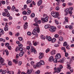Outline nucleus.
<instances>
[{
  "instance_id": "nucleus-1",
  "label": "nucleus",
  "mask_w": 74,
  "mask_h": 74,
  "mask_svg": "<svg viewBox=\"0 0 74 74\" xmlns=\"http://www.w3.org/2000/svg\"><path fill=\"white\" fill-rule=\"evenodd\" d=\"M73 10V7H71V8H66L64 10V12L66 13L65 14L66 15H67L69 13L70 14H72L73 12H72V11Z\"/></svg>"
},
{
  "instance_id": "nucleus-2",
  "label": "nucleus",
  "mask_w": 74,
  "mask_h": 74,
  "mask_svg": "<svg viewBox=\"0 0 74 74\" xmlns=\"http://www.w3.org/2000/svg\"><path fill=\"white\" fill-rule=\"evenodd\" d=\"M40 28L39 26H36V27L34 29L32 32V34H33L34 36H35L37 34V32L38 33H40Z\"/></svg>"
},
{
  "instance_id": "nucleus-3",
  "label": "nucleus",
  "mask_w": 74,
  "mask_h": 74,
  "mask_svg": "<svg viewBox=\"0 0 74 74\" xmlns=\"http://www.w3.org/2000/svg\"><path fill=\"white\" fill-rule=\"evenodd\" d=\"M29 45L30 47H31V49H30L31 52H34V54H36L37 53L36 50L35 48L33 47V46H32V44L31 43H30L29 44Z\"/></svg>"
},
{
  "instance_id": "nucleus-4",
  "label": "nucleus",
  "mask_w": 74,
  "mask_h": 74,
  "mask_svg": "<svg viewBox=\"0 0 74 74\" xmlns=\"http://www.w3.org/2000/svg\"><path fill=\"white\" fill-rule=\"evenodd\" d=\"M51 14L54 18H58L59 16L58 13H56V12H52Z\"/></svg>"
},
{
  "instance_id": "nucleus-5",
  "label": "nucleus",
  "mask_w": 74,
  "mask_h": 74,
  "mask_svg": "<svg viewBox=\"0 0 74 74\" xmlns=\"http://www.w3.org/2000/svg\"><path fill=\"white\" fill-rule=\"evenodd\" d=\"M0 65L1 66H4V65H5V64L4 63V59L2 58V57H0Z\"/></svg>"
},
{
  "instance_id": "nucleus-6",
  "label": "nucleus",
  "mask_w": 74,
  "mask_h": 74,
  "mask_svg": "<svg viewBox=\"0 0 74 74\" xmlns=\"http://www.w3.org/2000/svg\"><path fill=\"white\" fill-rule=\"evenodd\" d=\"M48 16H46L45 18H42L41 20L42 23H45L48 22Z\"/></svg>"
},
{
  "instance_id": "nucleus-7",
  "label": "nucleus",
  "mask_w": 74,
  "mask_h": 74,
  "mask_svg": "<svg viewBox=\"0 0 74 74\" xmlns=\"http://www.w3.org/2000/svg\"><path fill=\"white\" fill-rule=\"evenodd\" d=\"M41 64L40 62L37 63L36 64L34 65V69H37V67H41Z\"/></svg>"
},
{
  "instance_id": "nucleus-8",
  "label": "nucleus",
  "mask_w": 74,
  "mask_h": 74,
  "mask_svg": "<svg viewBox=\"0 0 74 74\" xmlns=\"http://www.w3.org/2000/svg\"><path fill=\"white\" fill-rule=\"evenodd\" d=\"M34 20L35 23H34L33 25L35 26H39L38 24V18H35Z\"/></svg>"
},
{
  "instance_id": "nucleus-9",
  "label": "nucleus",
  "mask_w": 74,
  "mask_h": 74,
  "mask_svg": "<svg viewBox=\"0 0 74 74\" xmlns=\"http://www.w3.org/2000/svg\"><path fill=\"white\" fill-rule=\"evenodd\" d=\"M4 11L5 12H3L2 13V15L4 16H6V14H8L9 12H8V10L7 9H5Z\"/></svg>"
},
{
  "instance_id": "nucleus-10",
  "label": "nucleus",
  "mask_w": 74,
  "mask_h": 74,
  "mask_svg": "<svg viewBox=\"0 0 74 74\" xmlns=\"http://www.w3.org/2000/svg\"><path fill=\"white\" fill-rule=\"evenodd\" d=\"M50 29H49V30L51 32H55V29L56 28L54 27L53 26H51L50 27Z\"/></svg>"
},
{
  "instance_id": "nucleus-11",
  "label": "nucleus",
  "mask_w": 74,
  "mask_h": 74,
  "mask_svg": "<svg viewBox=\"0 0 74 74\" xmlns=\"http://www.w3.org/2000/svg\"><path fill=\"white\" fill-rule=\"evenodd\" d=\"M5 23V27H4V30L5 31H8V25L7 24H8V23L7 22H6Z\"/></svg>"
},
{
  "instance_id": "nucleus-12",
  "label": "nucleus",
  "mask_w": 74,
  "mask_h": 74,
  "mask_svg": "<svg viewBox=\"0 0 74 74\" xmlns=\"http://www.w3.org/2000/svg\"><path fill=\"white\" fill-rule=\"evenodd\" d=\"M61 58V55L59 53H58L56 56V58L57 59H60Z\"/></svg>"
},
{
  "instance_id": "nucleus-13",
  "label": "nucleus",
  "mask_w": 74,
  "mask_h": 74,
  "mask_svg": "<svg viewBox=\"0 0 74 74\" xmlns=\"http://www.w3.org/2000/svg\"><path fill=\"white\" fill-rule=\"evenodd\" d=\"M40 56H39V59H41L44 57V53H39Z\"/></svg>"
},
{
  "instance_id": "nucleus-14",
  "label": "nucleus",
  "mask_w": 74,
  "mask_h": 74,
  "mask_svg": "<svg viewBox=\"0 0 74 74\" xmlns=\"http://www.w3.org/2000/svg\"><path fill=\"white\" fill-rule=\"evenodd\" d=\"M19 58V56H16V60H13L14 62L16 64H17L18 62V60L17 59Z\"/></svg>"
},
{
  "instance_id": "nucleus-15",
  "label": "nucleus",
  "mask_w": 74,
  "mask_h": 74,
  "mask_svg": "<svg viewBox=\"0 0 74 74\" xmlns=\"http://www.w3.org/2000/svg\"><path fill=\"white\" fill-rule=\"evenodd\" d=\"M46 40H47L48 41H51L52 40V38L50 36H46Z\"/></svg>"
},
{
  "instance_id": "nucleus-16",
  "label": "nucleus",
  "mask_w": 74,
  "mask_h": 74,
  "mask_svg": "<svg viewBox=\"0 0 74 74\" xmlns=\"http://www.w3.org/2000/svg\"><path fill=\"white\" fill-rule=\"evenodd\" d=\"M65 58H63L61 60H60L59 61V62H60V63H64V61L65 60Z\"/></svg>"
},
{
  "instance_id": "nucleus-17",
  "label": "nucleus",
  "mask_w": 74,
  "mask_h": 74,
  "mask_svg": "<svg viewBox=\"0 0 74 74\" xmlns=\"http://www.w3.org/2000/svg\"><path fill=\"white\" fill-rule=\"evenodd\" d=\"M28 24V23L27 22H26L25 23V24L24 25V27L25 29H26L28 27V25H27Z\"/></svg>"
},
{
  "instance_id": "nucleus-18",
  "label": "nucleus",
  "mask_w": 74,
  "mask_h": 74,
  "mask_svg": "<svg viewBox=\"0 0 74 74\" xmlns=\"http://www.w3.org/2000/svg\"><path fill=\"white\" fill-rule=\"evenodd\" d=\"M51 26V25H47L45 26V29H49Z\"/></svg>"
},
{
  "instance_id": "nucleus-19",
  "label": "nucleus",
  "mask_w": 74,
  "mask_h": 74,
  "mask_svg": "<svg viewBox=\"0 0 74 74\" xmlns=\"http://www.w3.org/2000/svg\"><path fill=\"white\" fill-rule=\"evenodd\" d=\"M60 71H61V69H60V68H58L56 71V72L57 73H59L60 72Z\"/></svg>"
},
{
  "instance_id": "nucleus-20",
  "label": "nucleus",
  "mask_w": 74,
  "mask_h": 74,
  "mask_svg": "<svg viewBox=\"0 0 74 74\" xmlns=\"http://www.w3.org/2000/svg\"><path fill=\"white\" fill-rule=\"evenodd\" d=\"M55 53H56V51L55 50H52V51L51 52V55H55Z\"/></svg>"
},
{
  "instance_id": "nucleus-21",
  "label": "nucleus",
  "mask_w": 74,
  "mask_h": 74,
  "mask_svg": "<svg viewBox=\"0 0 74 74\" xmlns=\"http://www.w3.org/2000/svg\"><path fill=\"white\" fill-rule=\"evenodd\" d=\"M53 60V57L52 56H51L50 57L49 59V60L50 61V62H52Z\"/></svg>"
},
{
  "instance_id": "nucleus-22",
  "label": "nucleus",
  "mask_w": 74,
  "mask_h": 74,
  "mask_svg": "<svg viewBox=\"0 0 74 74\" xmlns=\"http://www.w3.org/2000/svg\"><path fill=\"white\" fill-rule=\"evenodd\" d=\"M42 1L41 0H40L37 3L38 5H40L42 4Z\"/></svg>"
},
{
  "instance_id": "nucleus-23",
  "label": "nucleus",
  "mask_w": 74,
  "mask_h": 74,
  "mask_svg": "<svg viewBox=\"0 0 74 74\" xmlns=\"http://www.w3.org/2000/svg\"><path fill=\"white\" fill-rule=\"evenodd\" d=\"M24 53H25V52L22 51L20 53L19 56L21 57L23 55Z\"/></svg>"
},
{
  "instance_id": "nucleus-24",
  "label": "nucleus",
  "mask_w": 74,
  "mask_h": 74,
  "mask_svg": "<svg viewBox=\"0 0 74 74\" xmlns=\"http://www.w3.org/2000/svg\"><path fill=\"white\" fill-rule=\"evenodd\" d=\"M40 65H44L45 63H44V61L42 60H41L40 62Z\"/></svg>"
},
{
  "instance_id": "nucleus-25",
  "label": "nucleus",
  "mask_w": 74,
  "mask_h": 74,
  "mask_svg": "<svg viewBox=\"0 0 74 74\" xmlns=\"http://www.w3.org/2000/svg\"><path fill=\"white\" fill-rule=\"evenodd\" d=\"M40 38L42 40H45V37L42 35H41Z\"/></svg>"
},
{
  "instance_id": "nucleus-26",
  "label": "nucleus",
  "mask_w": 74,
  "mask_h": 74,
  "mask_svg": "<svg viewBox=\"0 0 74 74\" xmlns=\"http://www.w3.org/2000/svg\"><path fill=\"white\" fill-rule=\"evenodd\" d=\"M57 59H56V58H55L54 59H53V62L55 63H56L58 62V60H57Z\"/></svg>"
},
{
  "instance_id": "nucleus-27",
  "label": "nucleus",
  "mask_w": 74,
  "mask_h": 74,
  "mask_svg": "<svg viewBox=\"0 0 74 74\" xmlns=\"http://www.w3.org/2000/svg\"><path fill=\"white\" fill-rule=\"evenodd\" d=\"M15 6H14V5L13 6L12 8V11L13 12H14L15 11Z\"/></svg>"
},
{
  "instance_id": "nucleus-28",
  "label": "nucleus",
  "mask_w": 74,
  "mask_h": 74,
  "mask_svg": "<svg viewBox=\"0 0 74 74\" xmlns=\"http://www.w3.org/2000/svg\"><path fill=\"white\" fill-rule=\"evenodd\" d=\"M33 42L34 43V46H36L38 44V42H34V41H33Z\"/></svg>"
},
{
  "instance_id": "nucleus-29",
  "label": "nucleus",
  "mask_w": 74,
  "mask_h": 74,
  "mask_svg": "<svg viewBox=\"0 0 74 74\" xmlns=\"http://www.w3.org/2000/svg\"><path fill=\"white\" fill-rule=\"evenodd\" d=\"M31 10H28L27 12V15H29L30 14H31Z\"/></svg>"
},
{
  "instance_id": "nucleus-30",
  "label": "nucleus",
  "mask_w": 74,
  "mask_h": 74,
  "mask_svg": "<svg viewBox=\"0 0 74 74\" xmlns=\"http://www.w3.org/2000/svg\"><path fill=\"white\" fill-rule=\"evenodd\" d=\"M32 0H27L26 2L27 4H28L32 2Z\"/></svg>"
},
{
  "instance_id": "nucleus-31",
  "label": "nucleus",
  "mask_w": 74,
  "mask_h": 74,
  "mask_svg": "<svg viewBox=\"0 0 74 74\" xmlns=\"http://www.w3.org/2000/svg\"><path fill=\"white\" fill-rule=\"evenodd\" d=\"M0 33H2L1 34L3 35L4 34V30H3L2 29H0Z\"/></svg>"
},
{
  "instance_id": "nucleus-32",
  "label": "nucleus",
  "mask_w": 74,
  "mask_h": 74,
  "mask_svg": "<svg viewBox=\"0 0 74 74\" xmlns=\"http://www.w3.org/2000/svg\"><path fill=\"white\" fill-rule=\"evenodd\" d=\"M32 70H28L27 72V74H31V73H32Z\"/></svg>"
},
{
  "instance_id": "nucleus-33",
  "label": "nucleus",
  "mask_w": 74,
  "mask_h": 74,
  "mask_svg": "<svg viewBox=\"0 0 74 74\" xmlns=\"http://www.w3.org/2000/svg\"><path fill=\"white\" fill-rule=\"evenodd\" d=\"M63 40V38L62 36H60L59 37V40L60 41H62Z\"/></svg>"
},
{
  "instance_id": "nucleus-34",
  "label": "nucleus",
  "mask_w": 74,
  "mask_h": 74,
  "mask_svg": "<svg viewBox=\"0 0 74 74\" xmlns=\"http://www.w3.org/2000/svg\"><path fill=\"white\" fill-rule=\"evenodd\" d=\"M67 45V43L66 42H65L63 44V46L64 47H65L66 46H67V45Z\"/></svg>"
},
{
  "instance_id": "nucleus-35",
  "label": "nucleus",
  "mask_w": 74,
  "mask_h": 74,
  "mask_svg": "<svg viewBox=\"0 0 74 74\" xmlns=\"http://www.w3.org/2000/svg\"><path fill=\"white\" fill-rule=\"evenodd\" d=\"M69 29H71V30H72L73 29V26L72 25H69Z\"/></svg>"
},
{
  "instance_id": "nucleus-36",
  "label": "nucleus",
  "mask_w": 74,
  "mask_h": 74,
  "mask_svg": "<svg viewBox=\"0 0 74 74\" xmlns=\"http://www.w3.org/2000/svg\"><path fill=\"white\" fill-rule=\"evenodd\" d=\"M5 52L6 53V55L7 56H8V55L9 54V53L8 52V50H7V49L5 50Z\"/></svg>"
},
{
  "instance_id": "nucleus-37",
  "label": "nucleus",
  "mask_w": 74,
  "mask_h": 74,
  "mask_svg": "<svg viewBox=\"0 0 74 74\" xmlns=\"http://www.w3.org/2000/svg\"><path fill=\"white\" fill-rule=\"evenodd\" d=\"M62 50H64V52H66V48L64 47H62L61 48Z\"/></svg>"
},
{
  "instance_id": "nucleus-38",
  "label": "nucleus",
  "mask_w": 74,
  "mask_h": 74,
  "mask_svg": "<svg viewBox=\"0 0 74 74\" xmlns=\"http://www.w3.org/2000/svg\"><path fill=\"white\" fill-rule=\"evenodd\" d=\"M7 71L6 70H3L2 72V74H5V73H7Z\"/></svg>"
},
{
  "instance_id": "nucleus-39",
  "label": "nucleus",
  "mask_w": 74,
  "mask_h": 74,
  "mask_svg": "<svg viewBox=\"0 0 74 74\" xmlns=\"http://www.w3.org/2000/svg\"><path fill=\"white\" fill-rule=\"evenodd\" d=\"M22 14L23 15H26L27 14V12L26 11H24L22 12Z\"/></svg>"
},
{
  "instance_id": "nucleus-40",
  "label": "nucleus",
  "mask_w": 74,
  "mask_h": 74,
  "mask_svg": "<svg viewBox=\"0 0 74 74\" xmlns=\"http://www.w3.org/2000/svg\"><path fill=\"white\" fill-rule=\"evenodd\" d=\"M8 65L9 66H12V62L11 61H9L8 63Z\"/></svg>"
},
{
  "instance_id": "nucleus-41",
  "label": "nucleus",
  "mask_w": 74,
  "mask_h": 74,
  "mask_svg": "<svg viewBox=\"0 0 74 74\" xmlns=\"http://www.w3.org/2000/svg\"><path fill=\"white\" fill-rule=\"evenodd\" d=\"M31 16L32 17V18H34V16H35V14L34 13H32L31 15Z\"/></svg>"
},
{
  "instance_id": "nucleus-42",
  "label": "nucleus",
  "mask_w": 74,
  "mask_h": 74,
  "mask_svg": "<svg viewBox=\"0 0 74 74\" xmlns=\"http://www.w3.org/2000/svg\"><path fill=\"white\" fill-rule=\"evenodd\" d=\"M69 55V53H68L66 52H65V56L66 57H67V56H68Z\"/></svg>"
},
{
  "instance_id": "nucleus-43",
  "label": "nucleus",
  "mask_w": 74,
  "mask_h": 74,
  "mask_svg": "<svg viewBox=\"0 0 74 74\" xmlns=\"http://www.w3.org/2000/svg\"><path fill=\"white\" fill-rule=\"evenodd\" d=\"M51 41L52 42H54L56 41V38H53L51 40Z\"/></svg>"
},
{
  "instance_id": "nucleus-44",
  "label": "nucleus",
  "mask_w": 74,
  "mask_h": 74,
  "mask_svg": "<svg viewBox=\"0 0 74 74\" xmlns=\"http://www.w3.org/2000/svg\"><path fill=\"white\" fill-rule=\"evenodd\" d=\"M65 20L66 22H68L69 20H68V18L67 17H65Z\"/></svg>"
},
{
  "instance_id": "nucleus-45",
  "label": "nucleus",
  "mask_w": 74,
  "mask_h": 74,
  "mask_svg": "<svg viewBox=\"0 0 74 74\" xmlns=\"http://www.w3.org/2000/svg\"><path fill=\"white\" fill-rule=\"evenodd\" d=\"M23 50V48H22V47H20V48L18 49V50H19V51H22Z\"/></svg>"
},
{
  "instance_id": "nucleus-46",
  "label": "nucleus",
  "mask_w": 74,
  "mask_h": 74,
  "mask_svg": "<svg viewBox=\"0 0 74 74\" xmlns=\"http://www.w3.org/2000/svg\"><path fill=\"white\" fill-rule=\"evenodd\" d=\"M68 4L69 5V6H70L71 5H72L73 4L71 2H69L68 3Z\"/></svg>"
},
{
  "instance_id": "nucleus-47",
  "label": "nucleus",
  "mask_w": 74,
  "mask_h": 74,
  "mask_svg": "<svg viewBox=\"0 0 74 74\" xmlns=\"http://www.w3.org/2000/svg\"><path fill=\"white\" fill-rule=\"evenodd\" d=\"M18 46L19 48H22L23 47V45H22V44L20 43L18 44Z\"/></svg>"
},
{
  "instance_id": "nucleus-48",
  "label": "nucleus",
  "mask_w": 74,
  "mask_h": 74,
  "mask_svg": "<svg viewBox=\"0 0 74 74\" xmlns=\"http://www.w3.org/2000/svg\"><path fill=\"white\" fill-rule=\"evenodd\" d=\"M70 64H68V67L67 69H71V67H70Z\"/></svg>"
},
{
  "instance_id": "nucleus-49",
  "label": "nucleus",
  "mask_w": 74,
  "mask_h": 74,
  "mask_svg": "<svg viewBox=\"0 0 74 74\" xmlns=\"http://www.w3.org/2000/svg\"><path fill=\"white\" fill-rule=\"evenodd\" d=\"M23 19L24 21H26L27 19V17L26 16H24L23 17Z\"/></svg>"
},
{
  "instance_id": "nucleus-50",
  "label": "nucleus",
  "mask_w": 74,
  "mask_h": 74,
  "mask_svg": "<svg viewBox=\"0 0 74 74\" xmlns=\"http://www.w3.org/2000/svg\"><path fill=\"white\" fill-rule=\"evenodd\" d=\"M58 34H60V35H61L62 34V31L61 30H60L58 32Z\"/></svg>"
},
{
  "instance_id": "nucleus-51",
  "label": "nucleus",
  "mask_w": 74,
  "mask_h": 74,
  "mask_svg": "<svg viewBox=\"0 0 74 74\" xmlns=\"http://www.w3.org/2000/svg\"><path fill=\"white\" fill-rule=\"evenodd\" d=\"M27 34L28 36H31L32 35V33L30 32H29L27 33Z\"/></svg>"
},
{
  "instance_id": "nucleus-52",
  "label": "nucleus",
  "mask_w": 74,
  "mask_h": 74,
  "mask_svg": "<svg viewBox=\"0 0 74 74\" xmlns=\"http://www.w3.org/2000/svg\"><path fill=\"white\" fill-rule=\"evenodd\" d=\"M19 33L17 32L15 36H16V37H18L19 36Z\"/></svg>"
},
{
  "instance_id": "nucleus-53",
  "label": "nucleus",
  "mask_w": 74,
  "mask_h": 74,
  "mask_svg": "<svg viewBox=\"0 0 74 74\" xmlns=\"http://www.w3.org/2000/svg\"><path fill=\"white\" fill-rule=\"evenodd\" d=\"M7 73L9 74H12L11 73V72L9 71H7Z\"/></svg>"
},
{
  "instance_id": "nucleus-54",
  "label": "nucleus",
  "mask_w": 74,
  "mask_h": 74,
  "mask_svg": "<svg viewBox=\"0 0 74 74\" xmlns=\"http://www.w3.org/2000/svg\"><path fill=\"white\" fill-rule=\"evenodd\" d=\"M40 71L38 70L37 72H36V74H40Z\"/></svg>"
},
{
  "instance_id": "nucleus-55",
  "label": "nucleus",
  "mask_w": 74,
  "mask_h": 74,
  "mask_svg": "<svg viewBox=\"0 0 74 74\" xmlns=\"http://www.w3.org/2000/svg\"><path fill=\"white\" fill-rule=\"evenodd\" d=\"M45 74H52V73L51 72H47L45 73Z\"/></svg>"
},
{
  "instance_id": "nucleus-56",
  "label": "nucleus",
  "mask_w": 74,
  "mask_h": 74,
  "mask_svg": "<svg viewBox=\"0 0 74 74\" xmlns=\"http://www.w3.org/2000/svg\"><path fill=\"white\" fill-rule=\"evenodd\" d=\"M18 39L20 41H22L23 40V38L21 37H19Z\"/></svg>"
},
{
  "instance_id": "nucleus-57",
  "label": "nucleus",
  "mask_w": 74,
  "mask_h": 74,
  "mask_svg": "<svg viewBox=\"0 0 74 74\" xmlns=\"http://www.w3.org/2000/svg\"><path fill=\"white\" fill-rule=\"evenodd\" d=\"M1 3L3 4H5V2L4 1H2Z\"/></svg>"
},
{
  "instance_id": "nucleus-58",
  "label": "nucleus",
  "mask_w": 74,
  "mask_h": 74,
  "mask_svg": "<svg viewBox=\"0 0 74 74\" xmlns=\"http://www.w3.org/2000/svg\"><path fill=\"white\" fill-rule=\"evenodd\" d=\"M8 48L9 50H11V47L10 46H9L8 47Z\"/></svg>"
},
{
  "instance_id": "nucleus-59",
  "label": "nucleus",
  "mask_w": 74,
  "mask_h": 74,
  "mask_svg": "<svg viewBox=\"0 0 74 74\" xmlns=\"http://www.w3.org/2000/svg\"><path fill=\"white\" fill-rule=\"evenodd\" d=\"M54 37L55 38H58L59 37V35L58 34H55V35Z\"/></svg>"
},
{
  "instance_id": "nucleus-60",
  "label": "nucleus",
  "mask_w": 74,
  "mask_h": 74,
  "mask_svg": "<svg viewBox=\"0 0 74 74\" xmlns=\"http://www.w3.org/2000/svg\"><path fill=\"white\" fill-rule=\"evenodd\" d=\"M31 64L32 66H33L34 65V62L33 61H32L31 62Z\"/></svg>"
},
{
  "instance_id": "nucleus-61",
  "label": "nucleus",
  "mask_w": 74,
  "mask_h": 74,
  "mask_svg": "<svg viewBox=\"0 0 74 74\" xmlns=\"http://www.w3.org/2000/svg\"><path fill=\"white\" fill-rule=\"evenodd\" d=\"M69 70H70L71 72V73H73V68H72L69 69Z\"/></svg>"
},
{
  "instance_id": "nucleus-62",
  "label": "nucleus",
  "mask_w": 74,
  "mask_h": 74,
  "mask_svg": "<svg viewBox=\"0 0 74 74\" xmlns=\"http://www.w3.org/2000/svg\"><path fill=\"white\" fill-rule=\"evenodd\" d=\"M56 10L57 11H58V10H59V7L58 6L56 7Z\"/></svg>"
},
{
  "instance_id": "nucleus-63",
  "label": "nucleus",
  "mask_w": 74,
  "mask_h": 74,
  "mask_svg": "<svg viewBox=\"0 0 74 74\" xmlns=\"http://www.w3.org/2000/svg\"><path fill=\"white\" fill-rule=\"evenodd\" d=\"M7 17H9L10 16V14L9 13L8 14H6Z\"/></svg>"
},
{
  "instance_id": "nucleus-64",
  "label": "nucleus",
  "mask_w": 74,
  "mask_h": 74,
  "mask_svg": "<svg viewBox=\"0 0 74 74\" xmlns=\"http://www.w3.org/2000/svg\"><path fill=\"white\" fill-rule=\"evenodd\" d=\"M49 51V49L48 48L46 50V53H48Z\"/></svg>"
}]
</instances>
